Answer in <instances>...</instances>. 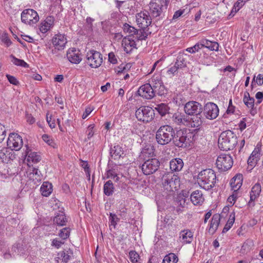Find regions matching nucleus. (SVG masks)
Masks as SVG:
<instances>
[{
  "mask_svg": "<svg viewBox=\"0 0 263 263\" xmlns=\"http://www.w3.org/2000/svg\"><path fill=\"white\" fill-rule=\"evenodd\" d=\"M69 234L70 229L68 228H65L60 231L59 236L63 239H66L69 236Z\"/></svg>",
  "mask_w": 263,
  "mask_h": 263,
  "instance_id": "6e6d98bb",
  "label": "nucleus"
},
{
  "mask_svg": "<svg viewBox=\"0 0 263 263\" xmlns=\"http://www.w3.org/2000/svg\"><path fill=\"white\" fill-rule=\"evenodd\" d=\"M6 77H7L8 81L11 84L14 85H17L19 84L18 81H17L16 78L15 77H14V76H11L9 74H7Z\"/></svg>",
  "mask_w": 263,
  "mask_h": 263,
  "instance_id": "0e129e2a",
  "label": "nucleus"
},
{
  "mask_svg": "<svg viewBox=\"0 0 263 263\" xmlns=\"http://www.w3.org/2000/svg\"><path fill=\"white\" fill-rule=\"evenodd\" d=\"M55 20L53 16H48L44 20H42L39 25L40 32L46 33L52 29L55 24Z\"/></svg>",
  "mask_w": 263,
  "mask_h": 263,
  "instance_id": "dca6fc26",
  "label": "nucleus"
},
{
  "mask_svg": "<svg viewBox=\"0 0 263 263\" xmlns=\"http://www.w3.org/2000/svg\"><path fill=\"white\" fill-rule=\"evenodd\" d=\"M64 243V242L59 240L57 238L53 239L51 242V246L55 247L57 249H59L61 247L62 245Z\"/></svg>",
  "mask_w": 263,
  "mask_h": 263,
  "instance_id": "69168bd1",
  "label": "nucleus"
},
{
  "mask_svg": "<svg viewBox=\"0 0 263 263\" xmlns=\"http://www.w3.org/2000/svg\"><path fill=\"white\" fill-rule=\"evenodd\" d=\"M106 175L107 178L114 179L116 181H118L119 179L117 174L114 170L108 171Z\"/></svg>",
  "mask_w": 263,
  "mask_h": 263,
  "instance_id": "052dcab7",
  "label": "nucleus"
},
{
  "mask_svg": "<svg viewBox=\"0 0 263 263\" xmlns=\"http://www.w3.org/2000/svg\"><path fill=\"white\" fill-rule=\"evenodd\" d=\"M163 187L168 192L177 190L180 186V180L177 176L172 174H165L162 177Z\"/></svg>",
  "mask_w": 263,
  "mask_h": 263,
  "instance_id": "20e7f679",
  "label": "nucleus"
},
{
  "mask_svg": "<svg viewBox=\"0 0 263 263\" xmlns=\"http://www.w3.org/2000/svg\"><path fill=\"white\" fill-rule=\"evenodd\" d=\"M168 5L164 0H152L149 3V9L155 17L160 16L167 9Z\"/></svg>",
  "mask_w": 263,
  "mask_h": 263,
  "instance_id": "9d476101",
  "label": "nucleus"
},
{
  "mask_svg": "<svg viewBox=\"0 0 263 263\" xmlns=\"http://www.w3.org/2000/svg\"><path fill=\"white\" fill-rule=\"evenodd\" d=\"M243 102L249 108H252L254 105V99L251 98L248 92H246L244 94Z\"/></svg>",
  "mask_w": 263,
  "mask_h": 263,
  "instance_id": "a19ab883",
  "label": "nucleus"
},
{
  "mask_svg": "<svg viewBox=\"0 0 263 263\" xmlns=\"http://www.w3.org/2000/svg\"><path fill=\"white\" fill-rule=\"evenodd\" d=\"M185 112L190 116H200L202 111V106L196 101H189L184 107Z\"/></svg>",
  "mask_w": 263,
  "mask_h": 263,
  "instance_id": "ddd939ff",
  "label": "nucleus"
},
{
  "mask_svg": "<svg viewBox=\"0 0 263 263\" xmlns=\"http://www.w3.org/2000/svg\"><path fill=\"white\" fill-rule=\"evenodd\" d=\"M131 67L130 64H127L126 65H121L116 69V72L118 74H121L122 73H125L130 69Z\"/></svg>",
  "mask_w": 263,
  "mask_h": 263,
  "instance_id": "49530a36",
  "label": "nucleus"
},
{
  "mask_svg": "<svg viewBox=\"0 0 263 263\" xmlns=\"http://www.w3.org/2000/svg\"><path fill=\"white\" fill-rule=\"evenodd\" d=\"M233 164L232 157L229 154H221L219 155L216 160V165L220 171H226L230 169Z\"/></svg>",
  "mask_w": 263,
  "mask_h": 263,
  "instance_id": "0eeeda50",
  "label": "nucleus"
},
{
  "mask_svg": "<svg viewBox=\"0 0 263 263\" xmlns=\"http://www.w3.org/2000/svg\"><path fill=\"white\" fill-rule=\"evenodd\" d=\"M246 1L245 0H238L234 4V7L232 9V12H237L245 4Z\"/></svg>",
  "mask_w": 263,
  "mask_h": 263,
  "instance_id": "13d9d810",
  "label": "nucleus"
},
{
  "mask_svg": "<svg viewBox=\"0 0 263 263\" xmlns=\"http://www.w3.org/2000/svg\"><path fill=\"white\" fill-rule=\"evenodd\" d=\"M11 58V62L13 64L17 66H21L23 67H28V64L25 62L24 60L17 59L13 55L10 56Z\"/></svg>",
  "mask_w": 263,
  "mask_h": 263,
  "instance_id": "37998d69",
  "label": "nucleus"
},
{
  "mask_svg": "<svg viewBox=\"0 0 263 263\" xmlns=\"http://www.w3.org/2000/svg\"><path fill=\"white\" fill-rule=\"evenodd\" d=\"M255 83L259 86L263 84V73L258 74L256 77L255 76H254L252 82V85Z\"/></svg>",
  "mask_w": 263,
  "mask_h": 263,
  "instance_id": "864d4df0",
  "label": "nucleus"
},
{
  "mask_svg": "<svg viewBox=\"0 0 263 263\" xmlns=\"http://www.w3.org/2000/svg\"><path fill=\"white\" fill-rule=\"evenodd\" d=\"M14 158L13 153L9 148H3L0 151V158L4 162H8Z\"/></svg>",
  "mask_w": 263,
  "mask_h": 263,
  "instance_id": "bb28decb",
  "label": "nucleus"
},
{
  "mask_svg": "<svg viewBox=\"0 0 263 263\" xmlns=\"http://www.w3.org/2000/svg\"><path fill=\"white\" fill-rule=\"evenodd\" d=\"M184 163L180 158L173 159L170 162V167L172 172H179L183 166Z\"/></svg>",
  "mask_w": 263,
  "mask_h": 263,
  "instance_id": "cd10ccee",
  "label": "nucleus"
},
{
  "mask_svg": "<svg viewBox=\"0 0 263 263\" xmlns=\"http://www.w3.org/2000/svg\"><path fill=\"white\" fill-rule=\"evenodd\" d=\"M94 107L93 106H88L85 108V111L82 115L83 119H86L90 113L93 110Z\"/></svg>",
  "mask_w": 263,
  "mask_h": 263,
  "instance_id": "e2e57ef3",
  "label": "nucleus"
},
{
  "mask_svg": "<svg viewBox=\"0 0 263 263\" xmlns=\"http://www.w3.org/2000/svg\"><path fill=\"white\" fill-rule=\"evenodd\" d=\"M237 198L238 192L233 191L232 194L228 198V202L230 204L229 205L232 206L235 203Z\"/></svg>",
  "mask_w": 263,
  "mask_h": 263,
  "instance_id": "8fccbe9b",
  "label": "nucleus"
},
{
  "mask_svg": "<svg viewBox=\"0 0 263 263\" xmlns=\"http://www.w3.org/2000/svg\"><path fill=\"white\" fill-rule=\"evenodd\" d=\"M190 199L192 202L195 205L202 204L204 200L201 191L199 190L193 192L190 196Z\"/></svg>",
  "mask_w": 263,
  "mask_h": 263,
  "instance_id": "a878e982",
  "label": "nucleus"
},
{
  "mask_svg": "<svg viewBox=\"0 0 263 263\" xmlns=\"http://www.w3.org/2000/svg\"><path fill=\"white\" fill-rule=\"evenodd\" d=\"M103 192L105 195L109 196L114 192V186L111 181L108 180L105 182L103 187Z\"/></svg>",
  "mask_w": 263,
  "mask_h": 263,
  "instance_id": "e433bc0d",
  "label": "nucleus"
},
{
  "mask_svg": "<svg viewBox=\"0 0 263 263\" xmlns=\"http://www.w3.org/2000/svg\"><path fill=\"white\" fill-rule=\"evenodd\" d=\"M137 41L139 42L138 40L136 41L134 39V36H127L124 37L122 41V46L124 51L128 53L131 52L134 49H136Z\"/></svg>",
  "mask_w": 263,
  "mask_h": 263,
  "instance_id": "a211bd4d",
  "label": "nucleus"
},
{
  "mask_svg": "<svg viewBox=\"0 0 263 263\" xmlns=\"http://www.w3.org/2000/svg\"><path fill=\"white\" fill-rule=\"evenodd\" d=\"M61 258L64 262H67L70 260V255H69L68 252L63 251L61 254Z\"/></svg>",
  "mask_w": 263,
  "mask_h": 263,
  "instance_id": "774afa93",
  "label": "nucleus"
},
{
  "mask_svg": "<svg viewBox=\"0 0 263 263\" xmlns=\"http://www.w3.org/2000/svg\"><path fill=\"white\" fill-rule=\"evenodd\" d=\"M253 247V242L251 240H247L245 242L241 247V251L243 252L249 251Z\"/></svg>",
  "mask_w": 263,
  "mask_h": 263,
  "instance_id": "5fc2aeb1",
  "label": "nucleus"
},
{
  "mask_svg": "<svg viewBox=\"0 0 263 263\" xmlns=\"http://www.w3.org/2000/svg\"><path fill=\"white\" fill-rule=\"evenodd\" d=\"M86 62L91 68H98L103 62V56L99 51L89 50L86 54Z\"/></svg>",
  "mask_w": 263,
  "mask_h": 263,
  "instance_id": "6e6552de",
  "label": "nucleus"
},
{
  "mask_svg": "<svg viewBox=\"0 0 263 263\" xmlns=\"http://www.w3.org/2000/svg\"><path fill=\"white\" fill-rule=\"evenodd\" d=\"M136 17L138 25L142 29H145L151 24V17L147 11H142L138 13Z\"/></svg>",
  "mask_w": 263,
  "mask_h": 263,
  "instance_id": "2eb2a0df",
  "label": "nucleus"
},
{
  "mask_svg": "<svg viewBox=\"0 0 263 263\" xmlns=\"http://www.w3.org/2000/svg\"><path fill=\"white\" fill-rule=\"evenodd\" d=\"M119 220V219L116 214L110 213L109 216L110 227L115 228Z\"/></svg>",
  "mask_w": 263,
  "mask_h": 263,
  "instance_id": "603ef678",
  "label": "nucleus"
},
{
  "mask_svg": "<svg viewBox=\"0 0 263 263\" xmlns=\"http://www.w3.org/2000/svg\"><path fill=\"white\" fill-rule=\"evenodd\" d=\"M175 131L169 125L161 126L157 131L156 139L157 143L162 145L167 144L174 138Z\"/></svg>",
  "mask_w": 263,
  "mask_h": 263,
  "instance_id": "7ed1b4c3",
  "label": "nucleus"
},
{
  "mask_svg": "<svg viewBox=\"0 0 263 263\" xmlns=\"http://www.w3.org/2000/svg\"><path fill=\"white\" fill-rule=\"evenodd\" d=\"M237 137L231 130L222 132L218 138V147L222 151L233 149L237 144Z\"/></svg>",
  "mask_w": 263,
  "mask_h": 263,
  "instance_id": "f03ea898",
  "label": "nucleus"
},
{
  "mask_svg": "<svg viewBox=\"0 0 263 263\" xmlns=\"http://www.w3.org/2000/svg\"><path fill=\"white\" fill-rule=\"evenodd\" d=\"M129 256L132 263H140L139 255L135 251H130L129 252Z\"/></svg>",
  "mask_w": 263,
  "mask_h": 263,
  "instance_id": "a18cd8bd",
  "label": "nucleus"
},
{
  "mask_svg": "<svg viewBox=\"0 0 263 263\" xmlns=\"http://www.w3.org/2000/svg\"><path fill=\"white\" fill-rule=\"evenodd\" d=\"M193 238L192 232L189 230H184L179 233V240L184 244L191 243Z\"/></svg>",
  "mask_w": 263,
  "mask_h": 263,
  "instance_id": "393cba45",
  "label": "nucleus"
},
{
  "mask_svg": "<svg viewBox=\"0 0 263 263\" xmlns=\"http://www.w3.org/2000/svg\"><path fill=\"white\" fill-rule=\"evenodd\" d=\"M173 121L178 124L185 125L187 122V119L185 115L180 113H175L173 116Z\"/></svg>",
  "mask_w": 263,
  "mask_h": 263,
  "instance_id": "c9c22d12",
  "label": "nucleus"
},
{
  "mask_svg": "<svg viewBox=\"0 0 263 263\" xmlns=\"http://www.w3.org/2000/svg\"><path fill=\"white\" fill-rule=\"evenodd\" d=\"M235 219V213L233 212L231 213L230 215L229 218L223 229V231H222L223 233L227 232L228 231H229L231 228V227H232V226L234 224Z\"/></svg>",
  "mask_w": 263,
  "mask_h": 263,
  "instance_id": "ea45409f",
  "label": "nucleus"
},
{
  "mask_svg": "<svg viewBox=\"0 0 263 263\" xmlns=\"http://www.w3.org/2000/svg\"><path fill=\"white\" fill-rule=\"evenodd\" d=\"M26 160L30 167L32 163H36L41 160V157L35 152H27Z\"/></svg>",
  "mask_w": 263,
  "mask_h": 263,
  "instance_id": "c85d7f7f",
  "label": "nucleus"
},
{
  "mask_svg": "<svg viewBox=\"0 0 263 263\" xmlns=\"http://www.w3.org/2000/svg\"><path fill=\"white\" fill-rule=\"evenodd\" d=\"M0 42L6 47H10L12 42L8 36V34L3 30H0Z\"/></svg>",
  "mask_w": 263,
  "mask_h": 263,
  "instance_id": "72a5a7b5",
  "label": "nucleus"
},
{
  "mask_svg": "<svg viewBox=\"0 0 263 263\" xmlns=\"http://www.w3.org/2000/svg\"><path fill=\"white\" fill-rule=\"evenodd\" d=\"M202 123V119L200 117L198 116H195L192 119V122L191 123V126L192 127H199Z\"/></svg>",
  "mask_w": 263,
  "mask_h": 263,
  "instance_id": "de8ad7c7",
  "label": "nucleus"
},
{
  "mask_svg": "<svg viewBox=\"0 0 263 263\" xmlns=\"http://www.w3.org/2000/svg\"><path fill=\"white\" fill-rule=\"evenodd\" d=\"M43 141L46 142L48 145L54 147L55 144L53 139L47 134H44L42 136Z\"/></svg>",
  "mask_w": 263,
  "mask_h": 263,
  "instance_id": "3c124183",
  "label": "nucleus"
},
{
  "mask_svg": "<svg viewBox=\"0 0 263 263\" xmlns=\"http://www.w3.org/2000/svg\"><path fill=\"white\" fill-rule=\"evenodd\" d=\"M219 110L218 106L212 102L206 104L204 107V114L206 118L213 120L216 119L219 115Z\"/></svg>",
  "mask_w": 263,
  "mask_h": 263,
  "instance_id": "4468645a",
  "label": "nucleus"
},
{
  "mask_svg": "<svg viewBox=\"0 0 263 263\" xmlns=\"http://www.w3.org/2000/svg\"><path fill=\"white\" fill-rule=\"evenodd\" d=\"M67 58L68 61L73 64H79L82 61L80 51L75 48H69L67 51Z\"/></svg>",
  "mask_w": 263,
  "mask_h": 263,
  "instance_id": "6ab92c4d",
  "label": "nucleus"
},
{
  "mask_svg": "<svg viewBox=\"0 0 263 263\" xmlns=\"http://www.w3.org/2000/svg\"><path fill=\"white\" fill-rule=\"evenodd\" d=\"M5 132L6 130L4 126L0 123V143L2 142L5 138Z\"/></svg>",
  "mask_w": 263,
  "mask_h": 263,
  "instance_id": "338daca9",
  "label": "nucleus"
},
{
  "mask_svg": "<svg viewBox=\"0 0 263 263\" xmlns=\"http://www.w3.org/2000/svg\"><path fill=\"white\" fill-rule=\"evenodd\" d=\"M26 175L29 180L33 184H39L43 179L41 172L38 169L33 167H29L26 172Z\"/></svg>",
  "mask_w": 263,
  "mask_h": 263,
  "instance_id": "f3484780",
  "label": "nucleus"
},
{
  "mask_svg": "<svg viewBox=\"0 0 263 263\" xmlns=\"http://www.w3.org/2000/svg\"><path fill=\"white\" fill-rule=\"evenodd\" d=\"M52 190V185L49 182H44L40 187L41 194L45 197H48Z\"/></svg>",
  "mask_w": 263,
  "mask_h": 263,
  "instance_id": "2f4dec72",
  "label": "nucleus"
},
{
  "mask_svg": "<svg viewBox=\"0 0 263 263\" xmlns=\"http://www.w3.org/2000/svg\"><path fill=\"white\" fill-rule=\"evenodd\" d=\"M7 143L9 148L11 151H19L23 145L22 137L14 133L9 134Z\"/></svg>",
  "mask_w": 263,
  "mask_h": 263,
  "instance_id": "f8f14e48",
  "label": "nucleus"
},
{
  "mask_svg": "<svg viewBox=\"0 0 263 263\" xmlns=\"http://www.w3.org/2000/svg\"><path fill=\"white\" fill-rule=\"evenodd\" d=\"M193 137L192 133L186 130H180L177 132L176 137L174 138L175 145L179 147H185L193 142Z\"/></svg>",
  "mask_w": 263,
  "mask_h": 263,
  "instance_id": "39448f33",
  "label": "nucleus"
},
{
  "mask_svg": "<svg viewBox=\"0 0 263 263\" xmlns=\"http://www.w3.org/2000/svg\"><path fill=\"white\" fill-rule=\"evenodd\" d=\"M160 166V162L156 158L146 160L142 165V171L145 175H149L156 172Z\"/></svg>",
  "mask_w": 263,
  "mask_h": 263,
  "instance_id": "9b49d317",
  "label": "nucleus"
},
{
  "mask_svg": "<svg viewBox=\"0 0 263 263\" xmlns=\"http://www.w3.org/2000/svg\"><path fill=\"white\" fill-rule=\"evenodd\" d=\"M261 191V185L259 183H256L251 189L250 194V199L248 202V205L250 206H254L255 205L254 201L257 199L260 194Z\"/></svg>",
  "mask_w": 263,
  "mask_h": 263,
  "instance_id": "5701e85b",
  "label": "nucleus"
},
{
  "mask_svg": "<svg viewBox=\"0 0 263 263\" xmlns=\"http://www.w3.org/2000/svg\"><path fill=\"white\" fill-rule=\"evenodd\" d=\"M95 125L93 124L89 125L87 129L86 134L87 136V139L89 140L95 134Z\"/></svg>",
  "mask_w": 263,
  "mask_h": 263,
  "instance_id": "bf43d9fd",
  "label": "nucleus"
},
{
  "mask_svg": "<svg viewBox=\"0 0 263 263\" xmlns=\"http://www.w3.org/2000/svg\"><path fill=\"white\" fill-rule=\"evenodd\" d=\"M179 69V67L175 64L173 66L170 67L167 70L166 74L170 77L174 76L178 72Z\"/></svg>",
  "mask_w": 263,
  "mask_h": 263,
  "instance_id": "09e8293b",
  "label": "nucleus"
},
{
  "mask_svg": "<svg viewBox=\"0 0 263 263\" xmlns=\"http://www.w3.org/2000/svg\"><path fill=\"white\" fill-rule=\"evenodd\" d=\"M154 110L149 106H143L137 109L135 115L137 119L143 122H149L155 117Z\"/></svg>",
  "mask_w": 263,
  "mask_h": 263,
  "instance_id": "423d86ee",
  "label": "nucleus"
},
{
  "mask_svg": "<svg viewBox=\"0 0 263 263\" xmlns=\"http://www.w3.org/2000/svg\"><path fill=\"white\" fill-rule=\"evenodd\" d=\"M242 175L240 174H236L230 181L232 190L237 192L242 185Z\"/></svg>",
  "mask_w": 263,
  "mask_h": 263,
  "instance_id": "b1692460",
  "label": "nucleus"
},
{
  "mask_svg": "<svg viewBox=\"0 0 263 263\" xmlns=\"http://www.w3.org/2000/svg\"><path fill=\"white\" fill-rule=\"evenodd\" d=\"M123 32L128 34V36H133L137 32V30L128 24H124L123 26Z\"/></svg>",
  "mask_w": 263,
  "mask_h": 263,
  "instance_id": "79ce46f5",
  "label": "nucleus"
},
{
  "mask_svg": "<svg viewBox=\"0 0 263 263\" xmlns=\"http://www.w3.org/2000/svg\"><path fill=\"white\" fill-rule=\"evenodd\" d=\"M201 48H201L200 42H199V43L196 44L194 46H193L192 47L187 48L186 49V51L191 53H194L198 51V50L199 49H200Z\"/></svg>",
  "mask_w": 263,
  "mask_h": 263,
  "instance_id": "4d7b16f0",
  "label": "nucleus"
},
{
  "mask_svg": "<svg viewBox=\"0 0 263 263\" xmlns=\"http://www.w3.org/2000/svg\"><path fill=\"white\" fill-rule=\"evenodd\" d=\"M201 48L204 47L212 51H218L219 44L216 42H213L207 39H202L200 41Z\"/></svg>",
  "mask_w": 263,
  "mask_h": 263,
  "instance_id": "c756f323",
  "label": "nucleus"
},
{
  "mask_svg": "<svg viewBox=\"0 0 263 263\" xmlns=\"http://www.w3.org/2000/svg\"><path fill=\"white\" fill-rule=\"evenodd\" d=\"M261 157L260 148L256 146L248 159V164L251 168L254 167L258 161L259 160Z\"/></svg>",
  "mask_w": 263,
  "mask_h": 263,
  "instance_id": "4be33fe9",
  "label": "nucleus"
},
{
  "mask_svg": "<svg viewBox=\"0 0 263 263\" xmlns=\"http://www.w3.org/2000/svg\"><path fill=\"white\" fill-rule=\"evenodd\" d=\"M46 120L48 122L49 126L51 128H54L55 127V120L52 119V116L51 115H49V113H47L46 115Z\"/></svg>",
  "mask_w": 263,
  "mask_h": 263,
  "instance_id": "680f3d73",
  "label": "nucleus"
},
{
  "mask_svg": "<svg viewBox=\"0 0 263 263\" xmlns=\"http://www.w3.org/2000/svg\"><path fill=\"white\" fill-rule=\"evenodd\" d=\"M177 261L178 258L174 253L166 255L163 260V263H176Z\"/></svg>",
  "mask_w": 263,
  "mask_h": 263,
  "instance_id": "c03bdc74",
  "label": "nucleus"
},
{
  "mask_svg": "<svg viewBox=\"0 0 263 263\" xmlns=\"http://www.w3.org/2000/svg\"><path fill=\"white\" fill-rule=\"evenodd\" d=\"M220 216L218 214H215L213 216L211 221L209 232L210 234H213L217 229L219 224Z\"/></svg>",
  "mask_w": 263,
  "mask_h": 263,
  "instance_id": "7c9ffc66",
  "label": "nucleus"
},
{
  "mask_svg": "<svg viewBox=\"0 0 263 263\" xmlns=\"http://www.w3.org/2000/svg\"><path fill=\"white\" fill-rule=\"evenodd\" d=\"M198 185L205 190L212 189L216 182L215 172L211 169H205L201 171L197 177Z\"/></svg>",
  "mask_w": 263,
  "mask_h": 263,
  "instance_id": "f257e3e1",
  "label": "nucleus"
},
{
  "mask_svg": "<svg viewBox=\"0 0 263 263\" xmlns=\"http://www.w3.org/2000/svg\"><path fill=\"white\" fill-rule=\"evenodd\" d=\"M187 55L184 53H180L177 58L175 64L179 68L185 67L186 66V57Z\"/></svg>",
  "mask_w": 263,
  "mask_h": 263,
  "instance_id": "f704fd0d",
  "label": "nucleus"
},
{
  "mask_svg": "<svg viewBox=\"0 0 263 263\" xmlns=\"http://www.w3.org/2000/svg\"><path fill=\"white\" fill-rule=\"evenodd\" d=\"M155 109L161 116H164L168 113L170 107L165 103H161L156 105Z\"/></svg>",
  "mask_w": 263,
  "mask_h": 263,
  "instance_id": "4c0bfd02",
  "label": "nucleus"
},
{
  "mask_svg": "<svg viewBox=\"0 0 263 263\" xmlns=\"http://www.w3.org/2000/svg\"><path fill=\"white\" fill-rule=\"evenodd\" d=\"M111 156L115 159L124 157L126 154L123 148L120 145H116L111 151Z\"/></svg>",
  "mask_w": 263,
  "mask_h": 263,
  "instance_id": "473e14b6",
  "label": "nucleus"
},
{
  "mask_svg": "<svg viewBox=\"0 0 263 263\" xmlns=\"http://www.w3.org/2000/svg\"><path fill=\"white\" fill-rule=\"evenodd\" d=\"M138 95L146 99H151L155 96L152 86L148 83L145 84L140 87L138 90Z\"/></svg>",
  "mask_w": 263,
  "mask_h": 263,
  "instance_id": "aec40b11",
  "label": "nucleus"
},
{
  "mask_svg": "<svg viewBox=\"0 0 263 263\" xmlns=\"http://www.w3.org/2000/svg\"><path fill=\"white\" fill-rule=\"evenodd\" d=\"M40 17L36 11L32 9L24 10L21 13V20L25 24L32 26L35 24Z\"/></svg>",
  "mask_w": 263,
  "mask_h": 263,
  "instance_id": "1a4fd4ad",
  "label": "nucleus"
},
{
  "mask_svg": "<svg viewBox=\"0 0 263 263\" xmlns=\"http://www.w3.org/2000/svg\"><path fill=\"white\" fill-rule=\"evenodd\" d=\"M52 43L55 49L61 50L65 48L67 40L64 34L59 33L53 37Z\"/></svg>",
  "mask_w": 263,
  "mask_h": 263,
  "instance_id": "412c9836",
  "label": "nucleus"
},
{
  "mask_svg": "<svg viewBox=\"0 0 263 263\" xmlns=\"http://www.w3.org/2000/svg\"><path fill=\"white\" fill-rule=\"evenodd\" d=\"M54 223H57L59 226H64L67 222V219L65 214L61 212L57 214L53 219Z\"/></svg>",
  "mask_w": 263,
  "mask_h": 263,
  "instance_id": "58836bf2",
  "label": "nucleus"
}]
</instances>
